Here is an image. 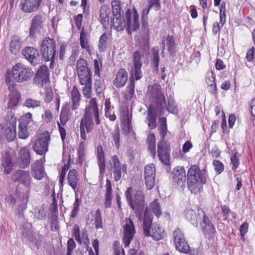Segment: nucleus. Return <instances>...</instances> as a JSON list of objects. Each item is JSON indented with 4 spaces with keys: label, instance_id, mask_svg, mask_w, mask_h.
<instances>
[{
    "label": "nucleus",
    "instance_id": "obj_1",
    "mask_svg": "<svg viewBox=\"0 0 255 255\" xmlns=\"http://www.w3.org/2000/svg\"><path fill=\"white\" fill-rule=\"evenodd\" d=\"M147 95L151 103L147 111L145 122L150 129L157 127V115L164 114L166 106V101L160 85L154 84L148 88Z\"/></svg>",
    "mask_w": 255,
    "mask_h": 255
},
{
    "label": "nucleus",
    "instance_id": "obj_2",
    "mask_svg": "<svg viewBox=\"0 0 255 255\" xmlns=\"http://www.w3.org/2000/svg\"><path fill=\"white\" fill-rule=\"evenodd\" d=\"M197 214V216L192 209H188L185 211L186 219L196 227L198 226L199 219H202L200 225L205 237L209 239L214 237L216 232L214 226L206 216L204 211L202 209H198Z\"/></svg>",
    "mask_w": 255,
    "mask_h": 255
},
{
    "label": "nucleus",
    "instance_id": "obj_3",
    "mask_svg": "<svg viewBox=\"0 0 255 255\" xmlns=\"http://www.w3.org/2000/svg\"><path fill=\"white\" fill-rule=\"evenodd\" d=\"M205 169L200 170L197 165H191L187 175V183L190 192L194 194L200 193L203 185L206 183Z\"/></svg>",
    "mask_w": 255,
    "mask_h": 255
},
{
    "label": "nucleus",
    "instance_id": "obj_4",
    "mask_svg": "<svg viewBox=\"0 0 255 255\" xmlns=\"http://www.w3.org/2000/svg\"><path fill=\"white\" fill-rule=\"evenodd\" d=\"M127 201L129 207L135 211L136 216L141 220L142 212L145 207L144 195L143 192L135 190L133 195V189L128 187L125 192Z\"/></svg>",
    "mask_w": 255,
    "mask_h": 255
},
{
    "label": "nucleus",
    "instance_id": "obj_5",
    "mask_svg": "<svg viewBox=\"0 0 255 255\" xmlns=\"http://www.w3.org/2000/svg\"><path fill=\"white\" fill-rule=\"evenodd\" d=\"M149 49L147 44L139 43L138 49L132 54L133 67L131 73L134 75L135 80H138L142 77L141 70L142 60L148 55Z\"/></svg>",
    "mask_w": 255,
    "mask_h": 255
},
{
    "label": "nucleus",
    "instance_id": "obj_6",
    "mask_svg": "<svg viewBox=\"0 0 255 255\" xmlns=\"http://www.w3.org/2000/svg\"><path fill=\"white\" fill-rule=\"evenodd\" d=\"M153 216L145 209L143 218V229L144 235L151 237L154 240L159 241L162 239L161 229L158 224L152 223Z\"/></svg>",
    "mask_w": 255,
    "mask_h": 255
},
{
    "label": "nucleus",
    "instance_id": "obj_7",
    "mask_svg": "<svg viewBox=\"0 0 255 255\" xmlns=\"http://www.w3.org/2000/svg\"><path fill=\"white\" fill-rule=\"evenodd\" d=\"M11 75L15 82L24 83L31 80L34 75V72L30 67L21 63H18L12 67Z\"/></svg>",
    "mask_w": 255,
    "mask_h": 255
},
{
    "label": "nucleus",
    "instance_id": "obj_8",
    "mask_svg": "<svg viewBox=\"0 0 255 255\" xmlns=\"http://www.w3.org/2000/svg\"><path fill=\"white\" fill-rule=\"evenodd\" d=\"M94 121L97 125L101 123L99 109L95 98H92L89 101L88 105L85 109V113L80 123H89L91 127L94 128Z\"/></svg>",
    "mask_w": 255,
    "mask_h": 255
},
{
    "label": "nucleus",
    "instance_id": "obj_9",
    "mask_svg": "<svg viewBox=\"0 0 255 255\" xmlns=\"http://www.w3.org/2000/svg\"><path fill=\"white\" fill-rule=\"evenodd\" d=\"M56 43L53 38L45 37L44 38L40 45V52L46 61H50L51 68H53L52 65L54 62L55 56L56 53L55 49Z\"/></svg>",
    "mask_w": 255,
    "mask_h": 255
},
{
    "label": "nucleus",
    "instance_id": "obj_10",
    "mask_svg": "<svg viewBox=\"0 0 255 255\" xmlns=\"http://www.w3.org/2000/svg\"><path fill=\"white\" fill-rule=\"evenodd\" d=\"M35 125L32 119V115L27 113L19 120L18 136L19 138L25 139L29 136L30 131L34 130Z\"/></svg>",
    "mask_w": 255,
    "mask_h": 255
},
{
    "label": "nucleus",
    "instance_id": "obj_11",
    "mask_svg": "<svg viewBox=\"0 0 255 255\" xmlns=\"http://www.w3.org/2000/svg\"><path fill=\"white\" fill-rule=\"evenodd\" d=\"M113 18L112 21L113 27L118 31H122L126 27L124 11L122 10L120 2L118 0L112 1Z\"/></svg>",
    "mask_w": 255,
    "mask_h": 255
},
{
    "label": "nucleus",
    "instance_id": "obj_12",
    "mask_svg": "<svg viewBox=\"0 0 255 255\" xmlns=\"http://www.w3.org/2000/svg\"><path fill=\"white\" fill-rule=\"evenodd\" d=\"M50 140L49 133L44 131L41 134L32 145L33 150L40 155H43L48 151V144Z\"/></svg>",
    "mask_w": 255,
    "mask_h": 255
},
{
    "label": "nucleus",
    "instance_id": "obj_13",
    "mask_svg": "<svg viewBox=\"0 0 255 255\" xmlns=\"http://www.w3.org/2000/svg\"><path fill=\"white\" fill-rule=\"evenodd\" d=\"M173 185L179 191L184 190L187 182L185 170L183 167H176L173 168L172 173Z\"/></svg>",
    "mask_w": 255,
    "mask_h": 255
},
{
    "label": "nucleus",
    "instance_id": "obj_14",
    "mask_svg": "<svg viewBox=\"0 0 255 255\" xmlns=\"http://www.w3.org/2000/svg\"><path fill=\"white\" fill-rule=\"evenodd\" d=\"M126 18V26L128 33L131 34V31H136L139 27V16L137 11L135 9L131 10L128 9L125 14Z\"/></svg>",
    "mask_w": 255,
    "mask_h": 255
},
{
    "label": "nucleus",
    "instance_id": "obj_15",
    "mask_svg": "<svg viewBox=\"0 0 255 255\" xmlns=\"http://www.w3.org/2000/svg\"><path fill=\"white\" fill-rule=\"evenodd\" d=\"M173 235L176 249L180 253L189 254L190 248L182 231L179 229H176L173 232Z\"/></svg>",
    "mask_w": 255,
    "mask_h": 255
},
{
    "label": "nucleus",
    "instance_id": "obj_16",
    "mask_svg": "<svg viewBox=\"0 0 255 255\" xmlns=\"http://www.w3.org/2000/svg\"><path fill=\"white\" fill-rule=\"evenodd\" d=\"M157 155L159 160L164 164L170 165V148L165 140H161L157 145Z\"/></svg>",
    "mask_w": 255,
    "mask_h": 255
},
{
    "label": "nucleus",
    "instance_id": "obj_17",
    "mask_svg": "<svg viewBox=\"0 0 255 255\" xmlns=\"http://www.w3.org/2000/svg\"><path fill=\"white\" fill-rule=\"evenodd\" d=\"M21 54L32 66H36L40 63V56L36 48L30 46L25 47Z\"/></svg>",
    "mask_w": 255,
    "mask_h": 255
},
{
    "label": "nucleus",
    "instance_id": "obj_18",
    "mask_svg": "<svg viewBox=\"0 0 255 255\" xmlns=\"http://www.w3.org/2000/svg\"><path fill=\"white\" fill-rule=\"evenodd\" d=\"M111 170L113 174L114 179L115 181H120L122 177V171L123 173H127V167L126 164L121 165L119 159L116 155L111 157Z\"/></svg>",
    "mask_w": 255,
    "mask_h": 255
},
{
    "label": "nucleus",
    "instance_id": "obj_19",
    "mask_svg": "<svg viewBox=\"0 0 255 255\" xmlns=\"http://www.w3.org/2000/svg\"><path fill=\"white\" fill-rule=\"evenodd\" d=\"M125 221L126 224L123 227V243L125 247H128L133 239L135 233V230L133 222L130 219L126 218Z\"/></svg>",
    "mask_w": 255,
    "mask_h": 255
},
{
    "label": "nucleus",
    "instance_id": "obj_20",
    "mask_svg": "<svg viewBox=\"0 0 255 255\" xmlns=\"http://www.w3.org/2000/svg\"><path fill=\"white\" fill-rule=\"evenodd\" d=\"M44 18L41 14H37L34 16L31 21L29 36L35 38L36 35L40 33L43 28Z\"/></svg>",
    "mask_w": 255,
    "mask_h": 255
},
{
    "label": "nucleus",
    "instance_id": "obj_21",
    "mask_svg": "<svg viewBox=\"0 0 255 255\" xmlns=\"http://www.w3.org/2000/svg\"><path fill=\"white\" fill-rule=\"evenodd\" d=\"M144 180L147 189L151 190L155 184V167L153 164H150L144 167Z\"/></svg>",
    "mask_w": 255,
    "mask_h": 255
},
{
    "label": "nucleus",
    "instance_id": "obj_22",
    "mask_svg": "<svg viewBox=\"0 0 255 255\" xmlns=\"http://www.w3.org/2000/svg\"><path fill=\"white\" fill-rule=\"evenodd\" d=\"M49 74L48 68L41 66L35 75L34 81L40 87H43L49 81Z\"/></svg>",
    "mask_w": 255,
    "mask_h": 255
},
{
    "label": "nucleus",
    "instance_id": "obj_23",
    "mask_svg": "<svg viewBox=\"0 0 255 255\" xmlns=\"http://www.w3.org/2000/svg\"><path fill=\"white\" fill-rule=\"evenodd\" d=\"M16 135L15 123H6L0 129V138H6L8 141L14 140Z\"/></svg>",
    "mask_w": 255,
    "mask_h": 255
},
{
    "label": "nucleus",
    "instance_id": "obj_24",
    "mask_svg": "<svg viewBox=\"0 0 255 255\" xmlns=\"http://www.w3.org/2000/svg\"><path fill=\"white\" fill-rule=\"evenodd\" d=\"M11 178L14 182L19 181L26 187H30L31 180L28 172L18 170L12 174Z\"/></svg>",
    "mask_w": 255,
    "mask_h": 255
},
{
    "label": "nucleus",
    "instance_id": "obj_25",
    "mask_svg": "<svg viewBox=\"0 0 255 255\" xmlns=\"http://www.w3.org/2000/svg\"><path fill=\"white\" fill-rule=\"evenodd\" d=\"M42 0H20V7L22 11L30 13L37 10Z\"/></svg>",
    "mask_w": 255,
    "mask_h": 255
},
{
    "label": "nucleus",
    "instance_id": "obj_26",
    "mask_svg": "<svg viewBox=\"0 0 255 255\" xmlns=\"http://www.w3.org/2000/svg\"><path fill=\"white\" fill-rule=\"evenodd\" d=\"M18 162L19 167L22 168H25L29 166L30 162V155L29 151L26 147L20 149Z\"/></svg>",
    "mask_w": 255,
    "mask_h": 255
},
{
    "label": "nucleus",
    "instance_id": "obj_27",
    "mask_svg": "<svg viewBox=\"0 0 255 255\" xmlns=\"http://www.w3.org/2000/svg\"><path fill=\"white\" fill-rule=\"evenodd\" d=\"M22 45V41L18 35H13L10 37L9 45V50L11 53L16 55L20 50Z\"/></svg>",
    "mask_w": 255,
    "mask_h": 255
},
{
    "label": "nucleus",
    "instance_id": "obj_28",
    "mask_svg": "<svg viewBox=\"0 0 255 255\" xmlns=\"http://www.w3.org/2000/svg\"><path fill=\"white\" fill-rule=\"evenodd\" d=\"M31 174L34 178L38 180H41L44 177L45 172L41 160L36 161L32 165Z\"/></svg>",
    "mask_w": 255,
    "mask_h": 255
},
{
    "label": "nucleus",
    "instance_id": "obj_29",
    "mask_svg": "<svg viewBox=\"0 0 255 255\" xmlns=\"http://www.w3.org/2000/svg\"><path fill=\"white\" fill-rule=\"evenodd\" d=\"M128 80V73L124 69H120L116 75V78L114 80L113 84L117 88L124 87Z\"/></svg>",
    "mask_w": 255,
    "mask_h": 255
},
{
    "label": "nucleus",
    "instance_id": "obj_30",
    "mask_svg": "<svg viewBox=\"0 0 255 255\" xmlns=\"http://www.w3.org/2000/svg\"><path fill=\"white\" fill-rule=\"evenodd\" d=\"M97 159L98 164L99 168L100 175L103 176L105 172V155L103 148L101 145H99L97 146Z\"/></svg>",
    "mask_w": 255,
    "mask_h": 255
},
{
    "label": "nucleus",
    "instance_id": "obj_31",
    "mask_svg": "<svg viewBox=\"0 0 255 255\" xmlns=\"http://www.w3.org/2000/svg\"><path fill=\"white\" fill-rule=\"evenodd\" d=\"M151 65L154 71L158 73L159 70V55L158 47H154L152 48V53L150 55Z\"/></svg>",
    "mask_w": 255,
    "mask_h": 255
},
{
    "label": "nucleus",
    "instance_id": "obj_32",
    "mask_svg": "<svg viewBox=\"0 0 255 255\" xmlns=\"http://www.w3.org/2000/svg\"><path fill=\"white\" fill-rule=\"evenodd\" d=\"M71 99L72 100V104L71 106V109L73 111H75L79 107L81 95L79 92L78 89L76 86H74L71 92Z\"/></svg>",
    "mask_w": 255,
    "mask_h": 255
},
{
    "label": "nucleus",
    "instance_id": "obj_33",
    "mask_svg": "<svg viewBox=\"0 0 255 255\" xmlns=\"http://www.w3.org/2000/svg\"><path fill=\"white\" fill-rule=\"evenodd\" d=\"M165 45H167L168 51L171 56H174L175 53V41L172 36L168 35L162 41V49H165Z\"/></svg>",
    "mask_w": 255,
    "mask_h": 255
},
{
    "label": "nucleus",
    "instance_id": "obj_34",
    "mask_svg": "<svg viewBox=\"0 0 255 255\" xmlns=\"http://www.w3.org/2000/svg\"><path fill=\"white\" fill-rule=\"evenodd\" d=\"M100 18L102 24L106 26L109 23V14L111 9L107 5H103L100 8Z\"/></svg>",
    "mask_w": 255,
    "mask_h": 255
},
{
    "label": "nucleus",
    "instance_id": "obj_35",
    "mask_svg": "<svg viewBox=\"0 0 255 255\" xmlns=\"http://www.w3.org/2000/svg\"><path fill=\"white\" fill-rule=\"evenodd\" d=\"M2 165L4 168V173L9 174L13 169V163L9 154H5L1 158Z\"/></svg>",
    "mask_w": 255,
    "mask_h": 255
},
{
    "label": "nucleus",
    "instance_id": "obj_36",
    "mask_svg": "<svg viewBox=\"0 0 255 255\" xmlns=\"http://www.w3.org/2000/svg\"><path fill=\"white\" fill-rule=\"evenodd\" d=\"M68 181L69 185L75 191L78 190V178L76 170L71 169L69 171L68 174Z\"/></svg>",
    "mask_w": 255,
    "mask_h": 255
},
{
    "label": "nucleus",
    "instance_id": "obj_37",
    "mask_svg": "<svg viewBox=\"0 0 255 255\" xmlns=\"http://www.w3.org/2000/svg\"><path fill=\"white\" fill-rule=\"evenodd\" d=\"M80 45L82 48L85 49L90 54H91V47L88 43V33L84 29L80 32Z\"/></svg>",
    "mask_w": 255,
    "mask_h": 255
},
{
    "label": "nucleus",
    "instance_id": "obj_38",
    "mask_svg": "<svg viewBox=\"0 0 255 255\" xmlns=\"http://www.w3.org/2000/svg\"><path fill=\"white\" fill-rule=\"evenodd\" d=\"M5 82L8 86V89L11 93L10 94H19L16 90V84L14 81L12 80L10 73L7 72L5 74Z\"/></svg>",
    "mask_w": 255,
    "mask_h": 255
},
{
    "label": "nucleus",
    "instance_id": "obj_39",
    "mask_svg": "<svg viewBox=\"0 0 255 255\" xmlns=\"http://www.w3.org/2000/svg\"><path fill=\"white\" fill-rule=\"evenodd\" d=\"M122 129L123 134L128 135L129 134L132 129L131 121L130 120L128 115L126 114L123 118V122L122 126Z\"/></svg>",
    "mask_w": 255,
    "mask_h": 255
},
{
    "label": "nucleus",
    "instance_id": "obj_40",
    "mask_svg": "<svg viewBox=\"0 0 255 255\" xmlns=\"http://www.w3.org/2000/svg\"><path fill=\"white\" fill-rule=\"evenodd\" d=\"M148 144V149L152 154V156L154 158L156 155L155 150V137L153 133L150 134L146 140Z\"/></svg>",
    "mask_w": 255,
    "mask_h": 255
},
{
    "label": "nucleus",
    "instance_id": "obj_41",
    "mask_svg": "<svg viewBox=\"0 0 255 255\" xmlns=\"http://www.w3.org/2000/svg\"><path fill=\"white\" fill-rule=\"evenodd\" d=\"M80 123V130L81 134V137L86 140L87 139L86 132L90 133L92 132L94 128L91 127L89 123Z\"/></svg>",
    "mask_w": 255,
    "mask_h": 255
},
{
    "label": "nucleus",
    "instance_id": "obj_42",
    "mask_svg": "<svg viewBox=\"0 0 255 255\" xmlns=\"http://www.w3.org/2000/svg\"><path fill=\"white\" fill-rule=\"evenodd\" d=\"M159 134L161 137V140H165L167 132V126L166 124V119L162 117L160 119V126L159 128Z\"/></svg>",
    "mask_w": 255,
    "mask_h": 255
},
{
    "label": "nucleus",
    "instance_id": "obj_43",
    "mask_svg": "<svg viewBox=\"0 0 255 255\" xmlns=\"http://www.w3.org/2000/svg\"><path fill=\"white\" fill-rule=\"evenodd\" d=\"M146 208L148 209V207H147ZM149 208L150 209L149 211L148 210L149 213L151 214L150 212L152 211V213L157 217H159L160 216L161 212L160 210V205L156 200H154L150 203Z\"/></svg>",
    "mask_w": 255,
    "mask_h": 255
},
{
    "label": "nucleus",
    "instance_id": "obj_44",
    "mask_svg": "<svg viewBox=\"0 0 255 255\" xmlns=\"http://www.w3.org/2000/svg\"><path fill=\"white\" fill-rule=\"evenodd\" d=\"M167 102L165 109L169 113L175 114L178 111L177 106L171 95L167 97Z\"/></svg>",
    "mask_w": 255,
    "mask_h": 255
},
{
    "label": "nucleus",
    "instance_id": "obj_45",
    "mask_svg": "<svg viewBox=\"0 0 255 255\" xmlns=\"http://www.w3.org/2000/svg\"><path fill=\"white\" fill-rule=\"evenodd\" d=\"M20 95L19 94H10L7 103V106L9 109H12L16 106L19 102Z\"/></svg>",
    "mask_w": 255,
    "mask_h": 255
},
{
    "label": "nucleus",
    "instance_id": "obj_46",
    "mask_svg": "<svg viewBox=\"0 0 255 255\" xmlns=\"http://www.w3.org/2000/svg\"><path fill=\"white\" fill-rule=\"evenodd\" d=\"M109 36L108 34L104 33L100 37L98 46L100 52H103L106 49L107 42L109 39Z\"/></svg>",
    "mask_w": 255,
    "mask_h": 255
},
{
    "label": "nucleus",
    "instance_id": "obj_47",
    "mask_svg": "<svg viewBox=\"0 0 255 255\" xmlns=\"http://www.w3.org/2000/svg\"><path fill=\"white\" fill-rule=\"evenodd\" d=\"M148 5L147 8H145L143 10L146 11L145 13L149 12L150 9L153 7L156 11L159 10L161 8L160 0H147Z\"/></svg>",
    "mask_w": 255,
    "mask_h": 255
},
{
    "label": "nucleus",
    "instance_id": "obj_48",
    "mask_svg": "<svg viewBox=\"0 0 255 255\" xmlns=\"http://www.w3.org/2000/svg\"><path fill=\"white\" fill-rule=\"evenodd\" d=\"M41 102L32 98L26 99L23 105L28 108L34 109L39 107L41 105Z\"/></svg>",
    "mask_w": 255,
    "mask_h": 255
},
{
    "label": "nucleus",
    "instance_id": "obj_49",
    "mask_svg": "<svg viewBox=\"0 0 255 255\" xmlns=\"http://www.w3.org/2000/svg\"><path fill=\"white\" fill-rule=\"evenodd\" d=\"M206 82L208 86H212L214 90L216 89V84L215 83V77L214 73L211 72H208L206 74Z\"/></svg>",
    "mask_w": 255,
    "mask_h": 255
},
{
    "label": "nucleus",
    "instance_id": "obj_50",
    "mask_svg": "<svg viewBox=\"0 0 255 255\" xmlns=\"http://www.w3.org/2000/svg\"><path fill=\"white\" fill-rule=\"evenodd\" d=\"M240 153L238 151H235L234 155L231 157V162L232 164V169L235 170L239 167L240 165L239 161Z\"/></svg>",
    "mask_w": 255,
    "mask_h": 255
},
{
    "label": "nucleus",
    "instance_id": "obj_51",
    "mask_svg": "<svg viewBox=\"0 0 255 255\" xmlns=\"http://www.w3.org/2000/svg\"><path fill=\"white\" fill-rule=\"evenodd\" d=\"M76 68L77 73L89 69L87 66V61L83 58H80L78 60Z\"/></svg>",
    "mask_w": 255,
    "mask_h": 255
},
{
    "label": "nucleus",
    "instance_id": "obj_52",
    "mask_svg": "<svg viewBox=\"0 0 255 255\" xmlns=\"http://www.w3.org/2000/svg\"><path fill=\"white\" fill-rule=\"evenodd\" d=\"M94 220L95 228L97 229L102 227V219L101 216V212L100 209H98L96 211Z\"/></svg>",
    "mask_w": 255,
    "mask_h": 255
},
{
    "label": "nucleus",
    "instance_id": "obj_53",
    "mask_svg": "<svg viewBox=\"0 0 255 255\" xmlns=\"http://www.w3.org/2000/svg\"><path fill=\"white\" fill-rule=\"evenodd\" d=\"M92 73H87L85 75L79 77L80 84L82 85L92 83Z\"/></svg>",
    "mask_w": 255,
    "mask_h": 255
},
{
    "label": "nucleus",
    "instance_id": "obj_54",
    "mask_svg": "<svg viewBox=\"0 0 255 255\" xmlns=\"http://www.w3.org/2000/svg\"><path fill=\"white\" fill-rule=\"evenodd\" d=\"M35 215L38 219L43 220L45 218L46 212L42 207H36L35 209Z\"/></svg>",
    "mask_w": 255,
    "mask_h": 255
},
{
    "label": "nucleus",
    "instance_id": "obj_55",
    "mask_svg": "<svg viewBox=\"0 0 255 255\" xmlns=\"http://www.w3.org/2000/svg\"><path fill=\"white\" fill-rule=\"evenodd\" d=\"M127 96L131 98L134 94V81L133 80H129V85L127 87Z\"/></svg>",
    "mask_w": 255,
    "mask_h": 255
},
{
    "label": "nucleus",
    "instance_id": "obj_56",
    "mask_svg": "<svg viewBox=\"0 0 255 255\" xmlns=\"http://www.w3.org/2000/svg\"><path fill=\"white\" fill-rule=\"evenodd\" d=\"M213 164L214 166L215 170L217 174H219L223 171L224 166L220 161L214 160L213 161Z\"/></svg>",
    "mask_w": 255,
    "mask_h": 255
},
{
    "label": "nucleus",
    "instance_id": "obj_57",
    "mask_svg": "<svg viewBox=\"0 0 255 255\" xmlns=\"http://www.w3.org/2000/svg\"><path fill=\"white\" fill-rule=\"evenodd\" d=\"M84 85L85 86L83 89V95L85 98L90 99L92 96V83L85 84Z\"/></svg>",
    "mask_w": 255,
    "mask_h": 255
},
{
    "label": "nucleus",
    "instance_id": "obj_58",
    "mask_svg": "<svg viewBox=\"0 0 255 255\" xmlns=\"http://www.w3.org/2000/svg\"><path fill=\"white\" fill-rule=\"evenodd\" d=\"M50 227L52 231H57L58 229L57 216L50 215Z\"/></svg>",
    "mask_w": 255,
    "mask_h": 255
},
{
    "label": "nucleus",
    "instance_id": "obj_59",
    "mask_svg": "<svg viewBox=\"0 0 255 255\" xmlns=\"http://www.w3.org/2000/svg\"><path fill=\"white\" fill-rule=\"evenodd\" d=\"M80 205V201L78 198H76L74 203L73 204V209L71 213V218H75L79 210V207Z\"/></svg>",
    "mask_w": 255,
    "mask_h": 255
},
{
    "label": "nucleus",
    "instance_id": "obj_60",
    "mask_svg": "<svg viewBox=\"0 0 255 255\" xmlns=\"http://www.w3.org/2000/svg\"><path fill=\"white\" fill-rule=\"evenodd\" d=\"M50 209L51 211V215L57 216L58 213V205L55 197L53 196L52 203L50 206Z\"/></svg>",
    "mask_w": 255,
    "mask_h": 255
},
{
    "label": "nucleus",
    "instance_id": "obj_61",
    "mask_svg": "<svg viewBox=\"0 0 255 255\" xmlns=\"http://www.w3.org/2000/svg\"><path fill=\"white\" fill-rule=\"evenodd\" d=\"M94 89L97 94H100L104 89V84L100 80H96L94 83Z\"/></svg>",
    "mask_w": 255,
    "mask_h": 255
},
{
    "label": "nucleus",
    "instance_id": "obj_62",
    "mask_svg": "<svg viewBox=\"0 0 255 255\" xmlns=\"http://www.w3.org/2000/svg\"><path fill=\"white\" fill-rule=\"evenodd\" d=\"M146 11L142 10V16H141V19H142V27L144 29L145 31H148V23H147V20H148V14L149 12L145 13Z\"/></svg>",
    "mask_w": 255,
    "mask_h": 255
},
{
    "label": "nucleus",
    "instance_id": "obj_63",
    "mask_svg": "<svg viewBox=\"0 0 255 255\" xmlns=\"http://www.w3.org/2000/svg\"><path fill=\"white\" fill-rule=\"evenodd\" d=\"M69 167V165L67 164H65L61 171L60 176H59V183L61 184V186L63 185L64 180L65 179L66 173L67 171L68 170Z\"/></svg>",
    "mask_w": 255,
    "mask_h": 255
},
{
    "label": "nucleus",
    "instance_id": "obj_64",
    "mask_svg": "<svg viewBox=\"0 0 255 255\" xmlns=\"http://www.w3.org/2000/svg\"><path fill=\"white\" fill-rule=\"evenodd\" d=\"M112 136L115 142L116 148L118 149L120 147V133L119 129L115 130L112 132Z\"/></svg>",
    "mask_w": 255,
    "mask_h": 255
}]
</instances>
